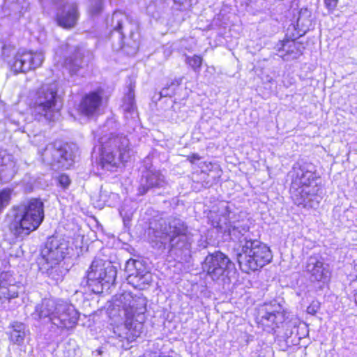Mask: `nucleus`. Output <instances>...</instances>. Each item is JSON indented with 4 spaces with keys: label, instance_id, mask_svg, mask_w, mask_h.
<instances>
[{
    "label": "nucleus",
    "instance_id": "obj_12",
    "mask_svg": "<svg viewBox=\"0 0 357 357\" xmlns=\"http://www.w3.org/2000/svg\"><path fill=\"white\" fill-rule=\"evenodd\" d=\"M128 282L136 289H144L152 282V274L140 260L130 259L125 265Z\"/></svg>",
    "mask_w": 357,
    "mask_h": 357
},
{
    "label": "nucleus",
    "instance_id": "obj_24",
    "mask_svg": "<svg viewBox=\"0 0 357 357\" xmlns=\"http://www.w3.org/2000/svg\"><path fill=\"white\" fill-rule=\"evenodd\" d=\"M18 170L17 162L12 155H0V178L4 183L10 181Z\"/></svg>",
    "mask_w": 357,
    "mask_h": 357
},
{
    "label": "nucleus",
    "instance_id": "obj_11",
    "mask_svg": "<svg viewBox=\"0 0 357 357\" xmlns=\"http://www.w3.org/2000/svg\"><path fill=\"white\" fill-rule=\"evenodd\" d=\"M232 266V262L226 255L220 251H215L205 257L202 269L215 281L227 276Z\"/></svg>",
    "mask_w": 357,
    "mask_h": 357
},
{
    "label": "nucleus",
    "instance_id": "obj_32",
    "mask_svg": "<svg viewBox=\"0 0 357 357\" xmlns=\"http://www.w3.org/2000/svg\"><path fill=\"white\" fill-rule=\"evenodd\" d=\"M176 5L178 6L179 10H184L190 7L192 3H196L197 0H173Z\"/></svg>",
    "mask_w": 357,
    "mask_h": 357
},
{
    "label": "nucleus",
    "instance_id": "obj_22",
    "mask_svg": "<svg viewBox=\"0 0 357 357\" xmlns=\"http://www.w3.org/2000/svg\"><path fill=\"white\" fill-rule=\"evenodd\" d=\"M102 103V96L96 91L91 92L85 95L78 107L79 112L88 117L97 115Z\"/></svg>",
    "mask_w": 357,
    "mask_h": 357
},
{
    "label": "nucleus",
    "instance_id": "obj_21",
    "mask_svg": "<svg viewBox=\"0 0 357 357\" xmlns=\"http://www.w3.org/2000/svg\"><path fill=\"white\" fill-rule=\"evenodd\" d=\"M167 185L165 176L158 170L147 171L141 179L138 194L143 195L150 189L162 188Z\"/></svg>",
    "mask_w": 357,
    "mask_h": 357
},
{
    "label": "nucleus",
    "instance_id": "obj_15",
    "mask_svg": "<svg viewBox=\"0 0 357 357\" xmlns=\"http://www.w3.org/2000/svg\"><path fill=\"white\" fill-rule=\"evenodd\" d=\"M260 322L264 326L274 330L285 320L284 308L277 301L266 303L259 311Z\"/></svg>",
    "mask_w": 357,
    "mask_h": 357
},
{
    "label": "nucleus",
    "instance_id": "obj_27",
    "mask_svg": "<svg viewBox=\"0 0 357 357\" xmlns=\"http://www.w3.org/2000/svg\"><path fill=\"white\" fill-rule=\"evenodd\" d=\"M39 269L43 273L46 274L50 279L55 282H58L63 280L64 275L66 273V269L64 268L61 264H38Z\"/></svg>",
    "mask_w": 357,
    "mask_h": 357
},
{
    "label": "nucleus",
    "instance_id": "obj_4",
    "mask_svg": "<svg viewBox=\"0 0 357 357\" xmlns=\"http://www.w3.org/2000/svg\"><path fill=\"white\" fill-rule=\"evenodd\" d=\"M15 214L10 224L11 233L17 238H24L36 230L44 220V204L37 198L24 202L14 207Z\"/></svg>",
    "mask_w": 357,
    "mask_h": 357
},
{
    "label": "nucleus",
    "instance_id": "obj_1",
    "mask_svg": "<svg viewBox=\"0 0 357 357\" xmlns=\"http://www.w3.org/2000/svg\"><path fill=\"white\" fill-rule=\"evenodd\" d=\"M291 173L290 192L294 204L303 208H317L321 199V188L316 182L315 167L309 162H298Z\"/></svg>",
    "mask_w": 357,
    "mask_h": 357
},
{
    "label": "nucleus",
    "instance_id": "obj_14",
    "mask_svg": "<svg viewBox=\"0 0 357 357\" xmlns=\"http://www.w3.org/2000/svg\"><path fill=\"white\" fill-rule=\"evenodd\" d=\"M68 253V245L64 241L54 237L50 238L45 247L41 250V257L38 259V264H58L64 259Z\"/></svg>",
    "mask_w": 357,
    "mask_h": 357
},
{
    "label": "nucleus",
    "instance_id": "obj_28",
    "mask_svg": "<svg viewBox=\"0 0 357 357\" xmlns=\"http://www.w3.org/2000/svg\"><path fill=\"white\" fill-rule=\"evenodd\" d=\"M121 109L126 119L135 118L137 116V107L135 102V93L130 88L128 93L123 98Z\"/></svg>",
    "mask_w": 357,
    "mask_h": 357
},
{
    "label": "nucleus",
    "instance_id": "obj_9",
    "mask_svg": "<svg viewBox=\"0 0 357 357\" xmlns=\"http://www.w3.org/2000/svg\"><path fill=\"white\" fill-rule=\"evenodd\" d=\"M43 162L52 169H68L74 162L75 155L68 145L59 142L47 144L38 151Z\"/></svg>",
    "mask_w": 357,
    "mask_h": 357
},
{
    "label": "nucleus",
    "instance_id": "obj_10",
    "mask_svg": "<svg viewBox=\"0 0 357 357\" xmlns=\"http://www.w3.org/2000/svg\"><path fill=\"white\" fill-rule=\"evenodd\" d=\"M79 318V313L75 307L63 300H59L52 331L59 335L63 330L75 327Z\"/></svg>",
    "mask_w": 357,
    "mask_h": 357
},
{
    "label": "nucleus",
    "instance_id": "obj_38",
    "mask_svg": "<svg viewBox=\"0 0 357 357\" xmlns=\"http://www.w3.org/2000/svg\"><path fill=\"white\" fill-rule=\"evenodd\" d=\"M200 156L197 153H194L188 156V160H190V162H194L195 160H200Z\"/></svg>",
    "mask_w": 357,
    "mask_h": 357
},
{
    "label": "nucleus",
    "instance_id": "obj_25",
    "mask_svg": "<svg viewBox=\"0 0 357 357\" xmlns=\"http://www.w3.org/2000/svg\"><path fill=\"white\" fill-rule=\"evenodd\" d=\"M278 47V54L284 61L298 59L302 54V45L294 40H282Z\"/></svg>",
    "mask_w": 357,
    "mask_h": 357
},
{
    "label": "nucleus",
    "instance_id": "obj_20",
    "mask_svg": "<svg viewBox=\"0 0 357 357\" xmlns=\"http://www.w3.org/2000/svg\"><path fill=\"white\" fill-rule=\"evenodd\" d=\"M16 283L12 272L5 271L0 274V303H5L17 297L19 286Z\"/></svg>",
    "mask_w": 357,
    "mask_h": 357
},
{
    "label": "nucleus",
    "instance_id": "obj_29",
    "mask_svg": "<svg viewBox=\"0 0 357 357\" xmlns=\"http://www.w3.org/2000/svg\"><path fill=\"white\" fill-rule=\"evenodd\" d=\"M185 62L188 64L195 73H199L202 68L203 58L199 55L188 56L185 55Z\"/></svg>",
    "mask_w": 357,
    "mask_h": 357
},
{
    "label": "nucleus",
    "instance_id": "obj_36",
    "mask_svg": "<svg viewBox=\"0 0 357 357\" xmlns=\"http://www.w3.org/2000/svg\"><path fill=\"white\" fill-rule=\"evenodd\" d=\"M318 308V305L315 304H311L307 307V312L308 314H314L317 312Z\"/></svg>",
    "mask_w": 357,
    "mask_h": 357
},
{
    "label": "nucleus",
    "instance_id": "obj_34",
    "mask_svg": "<svg viewBox=\"0 0 357 357\" xmlns=\"http://www.w3.org/2000/svg\"><path fill=\"white\" fill-rule=\"evenodd\" d=\"M324 6L329 13H333L337 7L338 0H324Z\"/></svg>",
    "mask_w": 357,
    "mask_h": 357
},
{
    "label": "nucleus",
    "instance_id": "obj_39",
    "mask_svg": "<svg viewBox=\"0 0 357 357\" xmlns=\"http://www.w3.org/2000/svg\"><path fill=\"white\" fill-rule=\"evenodd\" d=\"M356 271H357V264L355 265Z\"/></svg>",
    "mask_w": 357,
    "mask_h": 357
},
{
    "label": "nucleus",
    "instance_id": "obj_3",
    "mask_svg": "<svg viewBox=\"0 0 357 357\" xmlns=\"http://www.w3.org/2000/svg\"><path fill=\"white\" fill-rule=\"evenodd\" d=\"M149 236H153V241L159 242L160 248L169 242V252L171 255L186 257L190 255L192 235L188 231L185 223L177 218H170L167 224L160 223L159 227L150 229Z\"/></svg>",
    "mask_w": 357,
    "mask_h": 357
},
{
    "label": "nucleus",
    "instance_id": "obj_2",
    "mask_svg": "<svg viewBox=\"0 0 357 357\" xmlns=\"http://www.w3.org/2000/svg\"><path fill=\"white\" fill-rule=\"evenodd\" d=\"M115 305L123 312L125 321L124 324L114 328V333L120 341L126 340L127 342H132L142 331L146 310V300L125 292L118 296Z\"/></svg>",
    "mask_w": 357,
    "mask_h": 357
},
{
    "label": "nucleus",
    "instance_id": "obj_31",
    "mask_svg": "<svg viewBox=\"0 0 357 357\" xmlns=\"http://www.w3.org/2000/svg\"><path fill=\"white\" fill-rule=\"evenodd\" d=\"M102 9V0H91L90 5V13L92 15L99 14Z\"/></svg>",
    "mask_w": 357,
    "mask_h": 357
},
{
    "label": "nucleus",
    "instance_id": "obj_35",
    "mask_svg": "<svg viewBox=\"0 0 357 357\" xmlns=\"http://www.w3.org/2000/svg\"><path fill=\"white\" fill-rule=\"evenodd\" d=\"M58 181L64 188H67L70 182L69 177L66 174H61L58 178Z\"/></svg>",
    "mask_w": 357,
    "mask_h": 357
},
{
    "label": "nucleus",
    "instance_id": "obj_17",
    "mask_svg": "<svg viewBox=\"0 0 357 357\" xmlns=\"http://www.w3.org/2000/svg\"><path fill=\"white\" fill-rule=\"evenodd\" d=\"M59 300L45 298L35 306L34 312L31 314L33 319L43 324H50L49 329L52 331V325L56 315Z\"/></svg>",
    "mask_w": 357,
    "mask_h": 357
},
{
    "label": "nucleus",
    "instance_id": "obj_7",
    "mask_svg": "<svg viewBox=\"0 0 357 357\" xmlns=\"http://www.w3.org/2000/svg\"><path fill=\"white\" fill-rule=\"evenodd\" d=\"M241 252L237 259L240 268L245 273L257 271L272 260L270 248L258 240H252L245 237Z\"/></svg>",
    "mask_w": 357,
    "mask_h": 357
},
{
    "label": "nucleus",
    "instance_id": "obj_30",
    "mask_svg": "<svg viewBox=\"0 0 357 357\" xmlns=\"http://www.w3.org/2000/svg\"><path fill=\"white\" fill-rule=\"evenodd\" d=\"M10 195L11 190L10 189H4L0 192V211L8 204Z\"/></svg>",
    "mask_w": 357,
    "mask_h": 357
},
{
    "label": "nucleus",
    "instance_id": "obj_8",
    "mask_svg": "<svg viewBox=\"0 0 357 357\" xmlns=\"http://www.w3.org/2000/svg\"><path fill=\"white\" fill-rule=\"evenodd\" d=\"M116 278V270L114 266L102 259H94L81 285L88 287L95 294H100L104 288L109 289L111 284H114Z\"/></svg>",
    "mask_w": 357,
    "mask_h": 357
},
{
    "label": "nucleus",
    "instance_id": "obj_33",
    "mask_svg": "<svg viewBox=\"0 0 357 357\" xmlns=\"http://www.w3.org/2000/svg\"><path fill=\"white\" fill-rule=\"evenodd\" d=\"M180 84H181V80L176 79V80L172 82L171 84L169 86H168V87H165L162 89V91H160V95L162 96H171L174 92H173V91L171 93L169 92L170 86H174V85L178 86L180 85Z\"/></svg>",
    "mask_w": 357,
    "mask_h": 357
},
{
    "label": "nucleus",
    "instance_id": "obj_16",
    "mask_svg": "<svg viewBox=\"0 0 357 357\" xmlns=\"http://www.w3.org/2000/svg\"><path fill=\"white\" fill-rule=\"evenodd\" d=\"M305 271L312 282H327L331 276L329 265L324 261L323 258L314 255L309 257L305 264Z\"/></svg>",
    "mask_w": 357,
    "mask_h": 357
},
{
    "label": "nucleus",
    "instance_id": "obj_23",
    "mask_svg": "<svg viewBox=\"0 0 357 357\" xmlns=\"http://www.w3.org/2000/svg\"><path fill=\"white\" fill-rule=\"evenodd\" d=\"M79 18L77 6L75 3H67L56 15L58 24L66 29L75 26Z\"/></svg>",
    "mask_w": 357,
    "mask_h": 357
},
{
    "label": "nucleus",
    "instance_id": "obj_19",
    "mask_svg": "<svg viewBox=\"0 0 357 357\" xmlns=\"http://www.w3.org/2000/svg\"><path fill=\"white\" fill-rule=\"evenodd\" d=\"M112 26L114 31L119 33V37L122 40L127 36L132 38L137 29V24L126 14L116 11L112 15Z\"/></svg>",
    "mask_w": 357,
    "mask_h": 357
},
{
    "label": "nucleus",
    "instance_id": "obj_6",
    "mask_svg": "<svg viewBox=\"0 0 357 357\" xmlns=\"http://www.w3.org/2000/svg\"><path fill=\"white\" fill-rule=\"evenodd\" d=\"M58 90L57 82L44 84L38 90L32 106L36 119L53 121L57 118L62 107V98Z\"/></svg>",
    "mask_w": 357,
    "mask_h": 357
},
{
    "label": "nucleus",
    "instance_id": "obj_13",
    "mask_svg": "<svg viewBox=\"0 0 357 357\" xmlns=\"http://www.w3.org/2000/svg\"><path fill=\"white\" fill-rule=\"evenodd\" d=\"M43 60L42 52L19 50L10 62V66L15 73H26L40 66Z\"/></svg>",
    "mask_w": 357,
    "mask_h": 357
},
{
    "label": "nucleus",
    "instance_id": "obj_37",
    "mask_svg": "<svg viewBox=\"0 0 357 357\" xmlns=\"http://www.w3.org/2000/svg\"><path fill=\"white\" fill-rule=\"evenodd\" d=\"M81 61L77 62L75 61V63H73V66L70 68V70L73 73H76V71L78 70V68L81 66Z\"/></svg>",
    "mask_w": 357,
    "mask_h": 357
},
{
    "label": "nucleus",
    "instance_id": "obj_18",
    "mask_svg": "<svg viewBox=\"0 0 357 357\" xmlns=\"http://www.w3.org/2000/svg\"><path fill=\"white\" fill-rule=\"evenodd\" d=\"M229 214L222 215L217 222L215 227L218 228L221 232L227 234L233 240H239L249 230V227L241 221L231 222L228 216Z\"/></svg>",
    "mask_w": 357,
    "mask_h": 357
},
{
    "label": "nucleus",
    "instance_id": "obj_26",
    "mask_svg": "<svg viewBox=\"0 0 357 357\" xmlns=\"http://www.w3.org/2000/svg\"><path fill=\"white\" fill-rule=\"evenodd\" d=\"M6 333L13 344L22 345L25 337L29 335V329L24 323L13 321L10 324Z\"/></svg>",
    "mask_w": 357,
    "mask_h": 357
},
{
    "label": "nucleus",
    "instance_id": "obj_5",
    "mask_svg": "<svg viewBox=\"0 0 357 357\" xmlns=\"http://www.w3.org/2000/svg\"><path fill=\"white\" fill-rule=\"evenodd\" d=\"M98 143L93 150L99 152L100 165L103 169L113 171L121 162H126L130 158V142L123 134L105 135L100 138Z\"/></svg>",
    "mask_w": 357,
    "mask_h": 357
}]
</instances>
